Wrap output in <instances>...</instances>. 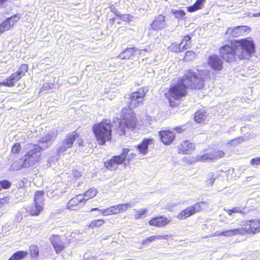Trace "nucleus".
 <instances>
[{"instance_id":"nucleus-1","label":"nucleus","mask_w":260,"mask_h":260,"mask_svg":"<svg viewBox=\"0 0 260 260\" xmlns=\"http://www.w3.org/2000/svg\"><path fill=\"white\" fill-rule=\"evenodd\" d=\"M146 91L145 88H141L137 91L133 92L130 98L128 104L129 109L123 108L122 116L124 122L120 119L117 118L114 123L117 133L119 135L125 134V128L127 127L133 129L136 124L135 114L132 111V109L136 108L143 104L144 98L145 96Z\"/></svg>"},{"instance_id":"nucleus-31","label":"nucleus","mask_w":260,"mask_h":260,"mask_svg":"<svg viewBox=\"0 0 260 260\" xmlns=\"http://www.w3.org/2000/svg\"><path fill=\"white\" fill-rule=\"evenodd\" d=\"M28 253L25 251H18L14 253L8 260H19L25 257Z\"/></svg>"},{"instance_id":"nucleus-23","label":"nucleus","mask_w":260,"mask_h":260,"mask_svg":"<svg viewBox=\"0 0 260 260\" xmlns=\"http://www.w3.org/2000/svg\"><path fill=\"white\" fill-rule=\"evenodd\" d=\"M195 149L194 144L190 143L188 141H184L182 142L179 147V153L183 154H190Z\"/></svg>"},{"instance_id":"nucleus-5","label":"nucleus","mask_w":260,"mask_h":260,"mask_svg":"<svg viewBox=\"0 0 260 260\" xmlns=\"http://www.w3.org/2000/svg\"><path fill=\"white\" fill-rule=\"evenodd\" d=\"M130 150L124 148L122 150L121 155L113 156L111 159L105 163V167L109 170L115 171L118 168V165L124 164V166L128 164L129 161L136 156L134 153H129Z\"/></svg>"},{"instance_id":"nucleus-9","label":"nucleus","mask_w":260,"mask_h":260,"mask_svg":"<svg viewBox=\"0 0 260 260\" xmlns=\"http://www.w3.org/2000/svg\"><path fill=\"white\" fill-rule=\"evenodd\" d=\"M44 193L43 191H37L34 197L35 205L32 206L29 210L31 215L37 216L44 208Z\"/></svg>"},{"instance_id":"nucleus-13","label":"nucleus","mask_w":260,"mask_h":260,"mask_svg":"<svg viewBox=\"0 0 260 260\" xmlns=\"http://www.w3.org/2000/svg\"><path fill=\"white\" fill-rule=\"evenodd\" d=\"M56 133L55 132H51L43 137L39 141L36 147H39L40 151L45 150L50 147L53 143L56 138Z\"/></svg>"},{"instance_id":"nucleus-35","label":"nucleus","mask_w":260,"mask_h":260,"mask_svg":"<svg viewBox=\"0 0 260 260\" xmlns=\"http://www.w3.org/2000/svg\"><path fill=\"white\" fill-rule=\"evenodd\" d=\"M22 77L18 75L17 72L12 74L10 77L8 78L10 81V83H12L13 84V86L15 85V82L20 79Z\"/></svg>"},{"instance_id":"nucleus-14","label":"nucleus","mask_w":260,"mask_h":260,"mask_svg":"<svg viewBox=\"0 0 260 260\" xmlns=\"http://www.w3.org/2000/svg\"><path fill=\"white\" fill-rule=\"evenodd\" d=\"M61 184L56 183L52 184L50 186L48 187L47 196L50 199L56 200L59 196L63 192L62 189L60 188Z\"/></svg>"},{"instance_id":"nucleus-18","label":"nucleus","mask_w":260,"mask_h":260,"mask_svg":"<svg viewBox=\"0 0 260 260\" xmlns=\"http://www.w3.org/2000/svg\"><path fill=\"white\" fill-rule=\"evenodd\" d=\"M161 141L165 145L171 144L175 139V134L174 131L164 130L159 132Z\"/></svg>"},{"instance_id":"nucleus-20","label":"nucleus","mask_w":260,"mask_h":260,"mask_svg":"<svg viewBox=\"0 0 260 260\" xmlns=\"http://www.w3.org/2000/svg\"><path fill=\"white\" fill-rule=\"evenodd\" d=\"M208 64L215 71H219L223 69L222 60L218 55L210 56L208 58Z\"/></svg>"},{"instance_id":"nucleus-2","label":"nucleus","mask_w":260,"mask_h":260,"mask_svg":"<svg viewBox=\"0 0 260 260\" xmlns=\"http://www.w3.org/2000/svg\"><path fill=\"white\" fill-rule=\"evenodd\" d=\"M234 46L225 45L220 48L222 58L228 62L239 59H248L254 52V42L250 38L236 40Z\"/></svg>"},{"instance_id":"nucleus-37","label":"nucleus","mask_w":260,"mask_h":260,"mask_svg":"<svg viewBox=\"0 0 260 260\" xmlns=\"http://www.w3.org/2000/svg\"><path fill=\"white\" fill-rule=\"evenodd\" d=\"M104 219H97V220H92L89 226L91 228H94L95 227H99L101 226L103 223H104Z\"/></svg>"},{"instance_id":"nucleus-30","label":"nucleus","mask_w":260,"mask_h":260,"mask_svg":"<svg viewBox=\"0 0 260 260\" xmlns=\"http://www.w3.org/2000/svg\"><path fill=\"white\" fill-rule=\"evenodd\" d=\"M205 1V0H197L196 2L192 6L187 8L188 11L193 12L201 9Z\"/></svg>"},{"instance_id":"nucleus-6","label":"nucleus","mask_w":260,"mask_h":260,"mask_svg":"<svg viewBox=\"0 0 260 260\" xmlns=\"http://www.w3.org/2000/svg\"><path fill=\"white\" fill-rule=\"evenodd\" d=\"M184 83L187 88L201 89L204 86V81L203 77L196 72L191 70L188 71L182 77Z\"/></svg>"},{"instance_id":"nucleus-58","label":"nucleus","mask_w":260,"mask_h":260,"mask_svg":"<svg viewBox=\"0 0 260 260\" xmlns=\"http://www.w3.org/2000/svg\"><path fill=\"white\" fill-rule=\"evenodd\" d=\"M100 210H101V209H100L98 208H92L91 209V211H100Z\"/></svg>"},{"instance_id":"nucleus-24","label":"nucleus","mask_w":260,"mask_h":260,"mask_svg":"<svg viewBox=\"0 0 260 260\" xmlns=\"http://www.w3.org/2000/svg\"><path fill=\"white\" fill-rule=\"evenodd\" d=\"M246 31V26H238L234 28H229L226 34L233 37H238L242 35Z\"/></svg>"},{"instance_id":"nucleus-55","label":"nucleus","mask_w":260,"mask_h":260,"mask_svg":"<svg viewBox=\"0 0 260 260\" xmlns=\"http://www.w3.org/2000/svg\"><path fill=\"white\" fill-rule=\"evenodd\" d=\"M6 0H0V8L5 7L6 4Z\"/></svg>"},{"instance_id":"nucleus-50","label":"nucleus","mask_w":260,"mask_h":260,"mask_svg":"<svg viewBox=\"0 0 260 260\" xmlns=\"http://www.w3.org/2000/svg\"><path fill=\"white\" fill-rule=\"evenodd\" d=\"M154 237H155V240H160V239L167 240L170 237V236L168 235H158L154 236Z\"/></svg>"},{"instance_id":"nucleus-8","label":"nucleus","mask_w":260,"mask_h":260,"mask_svg":"<svg viewBox=\"0 0 260 260\" xmlns=\"http://www.w3.org/2000/svg\"><path fill=\"white\" fill-rule=\"evenodd\" d=\"M23 159L22 166L23 168H29L34 166L41 159V151L39 147L34 146V148L24 156Z\"/></svg>"},{"instance_id":"nucleus-45","label":"nucleus","mask_w":260,"mask_h":260,"mask_svg":"<svg viewBox=\"0 0 260 260\" xmlns=\"http://www.w3.org/2000/svg\"><path fill=\"white\" fill-rule=\"evenodd\" d=\"M217 176L214 174H211L209 176L208 179L207 180V183L210 185H212L214 182Z\"/></svg>"},{"instance_id":"nucleus-39","label":"nucleus","mask_w":260,"mask_h":260,"mask_svg":"<svg viewBox=\"0 0 260 260\" xmlns=\"http://www.w3.org/2000/svg\"><path fill=\"white\" fill-rule=\"evenodd\" d=\"M196 56L194 52L192 51H188L185 53V59L189 60L193 58Z\"/></svg>"},{"instance_id":"nucleus-22","label":"nucleus","mask_w":260,"mask_h":260,"mask_svg":"<svg viewBox=\"0 0 260 260\" xmlns=\"http://www.w3.org/2000/svg\"><path fill=\"white\" fill-rule=\"evenodd\" d=\"M171 220L170 218L159 216L153 218L149 221V223L150 225L161 227L167 225Z\"/></svg>"},{"instance_id":"nucleus-11","label":"nucleus","mask_w":260,"mask_h":260,"mask_svg":"<svg viewBox=\"0 0 260 260\" xmlns=\"http://www.w3.org/2000/svg\"><path fill=\"white\" fill-rule=\"evenodd\" d=\"M244 234H254L260 232V219H253L245 222L243 227Z\"/></svg>"},{"instance_id":"nucleus-21","label":"nucleus","mask_w":260,"mask_h":260,"mask_svg":"<svg viewBox=\"0 0 260 260\" xmlns=\"http://www.w3.org/2000/svg\"><path fill=\"white\" fill-rule=\"evenodd\" d=\"M150 26L153 30H158L166 28L167 25L165 22V17L162 15L158 16L155 17Z\"/></svg>"},{"instance_id":"nucleus-49","label":"nucleus","mask_w":260,"mask_h":260,"mask_svg":"<svg viewBox=\"0 0 260 260\" xmlns=\"http://www.w3.org/2000/svg\"><path fill=\"white\" fill-rule=\"evenodd\" d=\"M250 164L251 165H260V157L254 158L251 159Z\"/></svg>"},{"instance_id":"nucleus-46","label":"nucleus","mask_w":260,"mask_h":260,"mask_svg":"<svg viewBox=\"0 0 260 260\" xmlns=\"http://www.w3.org/2000/svg\"><path fill=\"white\" fill-rule=\"evenodd\" d=\"M2 188H8L11 186V183L7 180H3L0 182Z\"/></svg>"},{"instance_id":"nucleus-28","label":"nucleus","mask_w":260,"mask_h":260,"mask_svg":"<svg viewBox=\"0 0 260 260\" xmlns=\"http://www.w3.org/2000/svg\"><path fill=\"white\" fill-rule=\"evenodd\" d=\"M207 118V112L205 110H199L194 115V120L198 123H202Z\"/></svg>"},{"instance_id":"nucleus-25","label":"nucleus","mask_w":260,"mask_h":260,"mask_svg":"<svg viewBox=\"0 0 260 260\" xmlns=\"http://www.w3.org/2000/svg\"><path fill=\"white\" fill-rule=\"evenodd\" d=\"M152 139H144L142 142L137 145V148L139 152L143 155H145L148 152V146L153 143Z\"/></svg>"},{"instance_id":"nucleus-40","label":"nucleus","mask_w":260,"mask_h":260,"mask_svg":"<svg viewBox=\"0 0 260 260\" xmlns=\"http://www.w3.org/2000/svg\"><path fill=\"white\" fill-rule=\"evenodd\" d=\"M21 150V146L20 143H15L12 147L11 152L12 153L17 154Z\"/></svg>"},{"instance_id":"nucleus-64","label":"nucleus","mask_w":260,"mask_h":260,"mask_svg":"<svg viewBox=\"0 0 260 260\" xmlns=\"http://www.w3.org/2000/svg\"><path fill=\"white\" fill-rule=\"evenodd\" d=\"M238 141V140H233V142H235V141Z\"/></svg>"},{"instance_id":"nucleus-54","label":"nucleus","mask_w":260,"mask_h":260,"mask_svg":"<svg viewBox=\"0 0 260 260\" xmlns=\"http://www.w3.org/2000/svg\"><path fill=\"white\" fill-rule=\"evenodd\" d=\"M110 207L112 210V212H113V214H116L117 213H119V211H118V205H114V206H111Z\"/></svg>"},{"instance_id":"nucleus-4","label":"nucleus","mask_w":260,"mask_h":260,"mask_svg":"<svg viewBox=\"0 0 260 260\" xmlns=\"http://www.w3.org/2000/svg\"><path fill=\"white\" fill-rule=\"evenodd\" d=\"M187 88L182 78L170 88L169 92L166 93L165 95L168 99L171 106H177V103L173 102L172 100H179L185 96L187 93Z\"/></svg>"},{"instance_id":"nucleus-34","label":"nucleus","mask_w":260,"mask_h":260,"mask_svg":"<svg viewBox=\"0 0 260 260\" xmlns=\"http://www.w3.org/2000/svg\"><path fill=\"white\" fill-rule=\"evenodd\" d=\"M28 66L26 64H22L18 69L17 73L21 77L25 75V74L27 72Z\"/></svg>"},{"instance_id":"nucleus-36","label":"nucleus","mask_w":260,"mask_h":260,"mask_svg":"<svg viewBox=\"0 0 260 260\" xmlns=\"http://www.w3.org/2000/svg\"><path fill=\"white\" fill-rule=\"evenodd\" d=\"M118 211H119V213L125 212L127 210L128 208H131L132 207V204L130 203L118 204Z\"/></svg>"},{"instance_id":"nucleus-38","label":"nucleus","mask_w":260,"mask_h":260,"mask_svg":"<svg viewBox=\"0 0 260 260\" xmlns=\"http://www.w3.org/2000/svg\"><path fill=\"white\" fill-rule=\"evenodd\" d=\"M29 253L32 257H36L38 255L39 249L36 245H31L29 247Z\"/></svg>"},{"instance_id":"nucleus-57","label":"nucleus","mask_w":260,"mask_h":260,"mask_svg":"<svg viewBox=\"0 0 260 260\" xmlns=\"http://www.w3.org/2000/svg\"><path fill=\"white\" fill-rule=\"evenodd\" d=\"M222 232H216L215 233V236H222Z\"/></svg>"},{"instance_id":"nucleus-56","label":"nucleus","mask_w":260,"mask_h":260,"mask_svg":"<svg viewBox=\"0 0 260 260\" xmlns=\"http://www.w3.org/2000/svg\"><path fill=\"white\" fill-rule=\"evenodd\" d=\"M174 130H175L178 133H180L182 132V127H178L174 129Z\"/></svg>"},{"instance_id":"nucleus-3","label":"nucleus","mask_w":260,"mask_h":260,"mask_svg":"<svg viewBox=\"0 0 260 260\" xmlns=\"http://www.w3.org/2000/svg\"><path fill=\"white\" fill-rule=\"evenodd\" d=\"M110 120L106 119L95 124L93 126V132L98 143L104 145L106 141H109L111 138V126Z\"/></svg>"},{"instance_id":"nucleus-47","label":"nucleus","mask_w":260,"mask_h":260,"mask_svg":"<svg viewBox=\"0 0 260 260\" xmlns=\"http://www.w3.org/2000/svg\"><path fill=\"white\" fill-rule=\"evenodd\" d=\"M0 86H5L10 87H13V84H12V83H10V81L8 78H7L5 81L0 82Z\"/></svg>"},{"instance_id":"nucleus-17","label":"nucleus","mask_w":260,"mask_h":260,"mask_svg":"<svg viewBox=\"0 0 260 260\" xmlns=\"http://www.w3.org/2000/svg\"><path fill=\"white\" fill-rule=\"evenodd\" d=\"M83 195L79 194L71 199L67 204V207L71 210H77L84 204Z\"/></svg>"},{"instance_id":"nucleus-53","label":"nucleus","mask_w":260,"mask_h":260,"mask_svg":"<svg viewBox=\"0 0 260 260\" xmlns=\"http://www.w3.org/2000/svg\"><path fill=\"white\" fill-rule=\"evenodd\" d=\"M154 240H155L154 236H150L148 238L146 239L145 240H144L143 242V244H146L148 242H152Z\"/></svg>"},{"instance_id":"nucleus-7","label":"nucleus","mask_w":260,"mask_h":260,"mask_svg":"<svg viewBox=\"0 0 260 260\" xmlns=\"http://www.w3.org/2000/svg\"><path fill=\"white\" fill-rule=\"evenodd\" d=\"M184 83L187 88L201 89L204 86V81L203 77L196 72L191 70L188 71L182 77Z\"/></svg>"},{"instance_id":"nucleus-32","label":"nucleus","mask_w":260,"mask_h":260,"mask_svg":"<svg viewBox=\"0 0 260 260\" xmlns=\"http://www.w3.org/2000/svg\"><path fill=\"white\" fill-rule=\"evenodd\" d=\"M98 193L96 189L94 188H90L86 192H85L83 197L84 198V201H85L88 200L89 199H91L95 197Z\"/></svg>"},{"instance_id":"nucleus-10","label":"nucleus","mask_w":260,"mask_h":260,"mask_svg":"<svg viewBox=\"0 0 260 260\" xmlns=\"http://www.w3.org/2000/svg\"><path fill=\"white\" fill-rule=\"evenodd\" d=\"M78 137V136L75 132L69 134L63 141L59 144L57 148L58 153H62L67 149L71 148Z\"/></svg>"},{"instance_id":"nucleus-51","label":"nucleus","mask_w":260,"mask_h":260,"mask_svg":"<svg viewBox=\"0 0 260 260\" xmlns=\"http://www.w3.org/2000/svg\"><path fill=\"white\" fill-rule=\"evenodd\" d=\"M53 84H50L49 83H45L43 85L42 90L43 91L48 90L53 88Z\"/></svg>"},{"instance_id":"nucleus-41","label":"nucleus","mask_w":260,"mask_h":260,"mask_svg":"<svg viewBox=\"0 0 260 260\" xmlns=\"http://www.w3.org/2000/svg\"><path fill=\"white\" fill-rule=\"evenodd\" d=\"M132 18L133 16L129 14H123L120 16V20L127 22H129L131 21Z\"/></svg>"},{"instance_id":"nucleus-29","label":"nucleus","mask_w":260,"mask_h":260,"mask_svg":"<svg viewBox=\"0 0 260 260\" xmlns=\"http://www.w3.org/2000/svg\"><path fill=\"white\" fill-rule=\"evenodd\" d=\"M135 51V49L133 48H127L123 52L120 53L118 57L121 59H129Z\"/></svg>"},{"instance_id":"nucleus-33","label":"nucleus","mask_w":260,"mask_h":260,"mask_svg":"<svg viewBox=\"0 0 260 260\" xmlns=\"http://www.w3.org/2000/svg\"><path fill=\"white\" fill-rule=\"evenodd\" d=\"M133 211L136 212V214L135 215V219H138L143 216H145L148 211L147 209H141L140 210H137L136 209L133 210Z\"/></svg>"},{"instance_id":"nucleus-63","label":"nucleus","mask_w":260,"mask_h":260,"mask_svg":"<svg viewBox=\"0 0 260 260\" xmlns=\"http://www.w3.org/2000/svg\"><path fill=\"white\" fill-rule=\"evenodd\" d=\"M95 258L94 257H93L92 258V259H91V260H95Z\"/></svg>"},{"instance_id":"nucleus-16","label":"nucleus","mask_w":260,"mask_h":260,"mask_svg":"<svg viewBox=\"0 0 260 260\" xmlns=\"http://www.w3.org/2000/svg\"><path fill=\"white\" fill-rule=\"evenodd\" d=\"M49 239L57 253L61 252L66 247L65 241L62 240L59 235H52Z\"/></svg>"},{"instance_id":"nucleus-42","label":"nucleus","mask_w":260,"mask_h":260,"mask_svg":"<svg viewBox=\"0 0 260 260\" xmlns=\"http://www.w3.org/2000/svg\"><path fill=\"white\" fill-rule=\"evenodd\" d=\"M172 12L175 17L178 18H181L185 15V13L183 10H173Z\"/></svg>"},{"instance_id":"nucleus-60","label":"nucleus","mask_w":260,"mask_h":260,"mask_svg":"<svg viewBox=\"0 0 260 260\" xmlns=\"http://www.w3.org/2000/svg\"><path fill=\"white\" fill-rule=\"evenodd\" d=\"M253 16H254V17H258V16H260V12H258V13H256L253 14Z\"/></svg>"},{"instance_id":"nucleus-27","label":"nucleus","mask_w":260,"mask_h":260,"mask_svg":"<svg viewBox=\"0 0 260 260\" xmlns=\"http://www.w3.org/2000/svg\"><path fill=\"white\" fill-rule=\"evenodd\" d=\"M222 236L224 237H232L236 235H243L244 230L242 228L229 230L222 232Z\"/></svg>"},{"instance_id":"nucleus-61","label":"nucleus","mask_w":260,"mask_h":260,"mask_svg":"<svg viewBox=\"0 0 260 260\" xmlns=\"http://www.w3.org/2000/svg\"><path fill=\"white\" fill-rule=\"evenodd\" d=\"M115 15H116V16H119V17H120V16H121V15H120V14H119V13L118 12H115Z\"/></svg>"},{"instance_id":"nucleus-59","label":"nucleus","mask_w":260,"mask_h":260,"mask_svg":"<svg viewBox=\"0 0 260 260\" xmlns=\"http://www.w3.org/2000/svg\"><path fill=\"white\" fill-rule=\"evenodd\" d=\"M74 176L78 177L81 176V174L80 172H76V173L74 174Z\"/></svg>"},{"instance_id":"nucleus-44","label":"nucleus","mask_w":260,"mask_h":260,"mask_svg":"<svg viewBox=\"0 0 260 260\" xmlns=\"http://www.w3.org/2000/svg\"><path fill=\"white\" fill-rule=\"evenodd\" d=\"M100 212H101L103 216H108L113 214L110 207L105 209H101Z\"/></svg>"},{"instance_id":"nucleus-26","label":"nucleus","mask_w":260,"mask_h":260,"mask_svg":"<svg viewBox=\"0 0 260 260\" xmlns=\"http://www.w3.org/2000/svg\"><path fill=\"white\" fill-rule=\"evenodd\" d=\"M188 44L182 45V42H181L179 44L176 43H173L169 46V49L174 52H182L188 49Z\"/></svg>"},{"instance_id":"nucleus-48","label":"nucleus","mask_w":260,"mask_h":260,"mask_svg":"<svg viewBox=\"0 0 260 260\" xmlns=\"http://www.w3.org/2000/svg\"><path fill=\"white\" fill-rule=\"evenodd\" d=\"M191 37L189 36L188 35L185 36L184 37L183 40L181 41L182 42V43L183 42H185V44H188L189 47L188 49L191 47V42H190Z\"/></svg>"},{"instance_id":"nucleus-19","label":"nucleus","mask_w":260,"mask_h":260,"mask_svg":"<svg viewBox=\"0 0 260 260\" xmlns=\"http://www.w3.org/2000/svg\"><path fill=\"white\" fill-rule=\"evenodd\" d=\"M19 19L18 15H13L8 18L0 24V34L9 30L14 25L15 22H17Z\"/></svg>"},{"instance_id":"nucleus-43","label":"nucleus","mask_w":260,"mask_h":260,"mask_svg":"<svg viewBox=\"0 0 260 260\" xmlns=\"http://www.w3.org/2000/svg\"><path fill=\"white\" fill-rule=\"evenodd\" d=\"M224 210L226 211L230 215H231L232 214V213H241L242 212V210H240L238 207H235V208H233L232 209H230H230L228 210V209H224Z\"/></svg>"},{"instance_id":"nucleus-62","label":"nucleus","mask_w":260,"mask_h":260,"mask_svg":"<svg viewBox=\"0 0 260 260\" xmlns=\"http://www.w3.org/2000/svg\"><path fill=\"white\" fill-rule=\"evenodd\" d=\"M146 50L145 49L140 50V54H142L143 52H145Z\"/></svg>"},{"instance_id":"nucleus-15","label":"nucleus","mask_w":260,"mask_h":260,"mask_svg":"<svg viewBox=\"0 0 260 260\" xmlns=\"http://www.w3.org/2000/svg\"><path fill=\"white\" fill-rule=\"evenodd\" d=\"M224 155V152L222 150H215L212 152L207 153L202 155L198 156V161L214 160L222 158Z\"/></svg>"},{"instance_id":"nucleus-12","label":"nucleus","mask_w":260,"mask_h":260,"mask_svg":"<svg viewBox=\"0 0 260 260\" xmlns=\"http://www.w3.org/2000/svg\"><path fill=\"white\" fill-rule=\"evenodd\" d=\"M205 204V202H199L188 207L186 209L182 211L178 215L179 219H184L197 212L200 211L203 205Z\"/></svg>"},{"instance_id":"nucleus-52","label":"nucleus","mask_w":260,"mask_h":260,"mask_svg":"<svg viewBox=\"0 0 260 260\" xmlns=\"http://www.w3.org/2000/svg\"><path fill=\"white\" fill-rule=\"evenodd\" d=\"M8 203L9 201L7 198H5L0 199V208H2L6 204H8Z\"/></svg>"}]
</instances>
